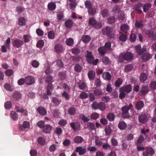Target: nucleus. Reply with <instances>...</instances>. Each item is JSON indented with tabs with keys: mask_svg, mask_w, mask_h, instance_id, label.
Masks as SVG:
<instances>
[{
	"mask_svg": "<svg viewBox=\"0 0 156 156\" xmlns=\"http://www.w3.org/2000/svg\"><path fill=\"white\" fill-rule=\"evenodd\" d=\"M94 94L95 96H99L102 94V91L100 90L96 89L94 91Z\"/></svg>",
	"mask_w": 156,
	"mask_h": 156,
	"instance_id": "63",
	"label": "nucleus"
},
{
	"mask_svg": "<svg viewBox=\"0 0 156 156\" xmlns=\"http://www.w3.org/2000/svg\"><path fill=\"white\" fill-rule=\"evenodd\" d=\"M99 117V114L97 113H94L90 115V117L93 119L96 120Z\"/></svg>",
	"mask_w": 156,
	"mask_h": 156,
	"instance_id": "62",
	"label": "nucleus"
},
{
	"mask_svg": "<svg viewBox=\"0 0 156 156\" xmlns=\"http://www.w3.org/2000/svg\"><path fill=\"white\" fill-rule=\"evenodd\" d=\"M87 128L89 130H93L95 129V125L94 123L91 122H88L87 124Z\"/></svg>",
	"mask_w": 156,
	"mask_h": 156,
	"instance_id": "43",
	"label": "nucleus"
},
{
	"mask_svg": "<svg viewBox=\"0 0 156 156\" xmlns=\"http://www.w3.org/2000/svg\"><path fill=\"white\" fill-rule=\"evenodd\" d=\"M37 110L41 115H44L47 113V111L42 106H40L37 109Z\"/></svg>",
	"mask_w": 156,
	"mask_h": 156,
	"instance_id": "24",
	"label": "nucleus"
},
{
	"mask_svg": "<svg viewBox=\"0 0 156 156\" xmlns=\"http://www.w3.org/2000/svg\"><path fill=\"white\" fill-rule=\"evenodd\" d=\"M155 153L154 149L152 147L147 148L143 152V156H152Z\"/></svg>",
	"mask_w": 156,
	"mask_h": 156,
	"instance_id": "6",
	"label": "nucleus"
},
{
	"mask_svg": "<svg viewBox=\"0 0 156 156\" xmlns=\"http://www.w3.org/2000/svg\"><path fill=\"white\" fill-rule=\"evenodd\" d=\"M89 25L91 26L94 28L99 29L102 27L101 23L98 22L95 18L91 17L90 18L88 21Z\"/></svg>",
	"mask_w": 156,
	"mask_h": 156,
	"instance_id": "3",
	"label": "nucleus"
},
{
	"mask_svg": "<svg viewBox=\"0 0 156 156\" xmlns=\"http://www.w3.org/2000/svg\"><path fill=\"white\" fill-rule=\"evenodd\" d=\"M102 77L105 80H110L112 77L111 74L108 72H105L103 73Z\"/></svg>",
	"mask_w": 156,
	"mask_h": 156,
	"instance_id": "19",
	"label": "nucleus"
},
{
	"mask_svg": "<svg viewBox=\"0 0 156 156\" xmlns=\"http://www.w3.org/2000/svg\"><path fill=\"white\" fill-rule=\"evenodd\" d=\"M137 36L136 34H131L129 37L130 41L132 42L135 41L136 38Z\"/></svg>",
	"mask_w": 156,
	"mask_h": 156,
	"instance_id": "53",
	"label": "nucleus"
},
{
	"mask_svg": "<svg viewBox=\"0 0 156 156\" xmlns=\"http://www.w3.org/2000/svg\"><path fill=\"white\" fill-rule=\"evenodd\" d=\"M56 65L59 68H62L63 66V64L62 60L59 59L56 61Z\"/></svg>",
	"mask_w": 156,
	"mask_h": 156,
	"instance_id": "54",
	"label": "nucleus"
},
{
	"mask_svg": "<svg viewBox=\"0 0 156 156\" xmlns=\"http://www.w3.org/2000/svg\"><path fill=\"white\" fill-rule=\"evenodd\" d=\"M45 81L46 83H48V85H52V83L54 81L51 76H48L46 77Z\"/></svg>",
	"mask_w": 156,
	"mask_h": 156,
	"instance_id": "31",
	"label": "nucleus"
},
{
	"mask_svg": "<svg viewBox=\"0 0 156 156\" xmlns=\"http://www.w3.org/2000/svg\"><path fill=\"white\" fill-rule=\"evenodd\" d=\"M54 49L55 52L57 53H61L64 49L62 44H56L55 46Z\"/></svg>",
	"mask_w": 156,
	"mask_h": 156,
	"instance_id": "10",
	"label": "nucleus"
},
{
	"mask_svg": "<svg viewBox=\"0 0 156 156\" xmlns=\"http://www.w3.org/2000/svg\"><path fill=\"white\" fill-rule=\"evenodd\" d=\"M38 143L41 145H44L46 142L44 138L42 137H39L37 139Z\"/></svg>",
	"mask_w": 156,
	"mask_h": 156,
	"instance_id": "40",
	"label": "nucleus"
},
{
	"mask_svg": "<svg viewBox=\"0 0 156 156\" xmlns=\"http://www.w3.org/2000/svg\"><path fill=\"white\" fill-rule=\"evenodd\" d=\"M91 39L90 37L88 35H83L82 37V40L85 43L89 42Z\"/></svg>",
	"mask_w": 156,
	"mask_h": 156,
	"instance_id": "26",
	"label": "nucleus"
},
{
	"mask_svg": "<svg viewBox=\"0 0 156 156\" xmlns=\"http://www.w3.org/2000/svg\"><path fill=\"white\" fill-rule=\"evenodd\" d=\"M78 87L80 90H83L86 88L87 85L85 83L82 81H80L78 83Z\"/></svg>",
	"mask_w": 156,
	"mask_h": 156,
	"instance_id": "20",
	"label": "nucleus"
},
{
	"mask_svg": "<svg viewBox=\"0 0 156 156\" xmlns=\"http://www.w3.org/2000/svg\"><path fill=\"white\" fill-rule=\"evenodd\" d=\"M98 51L100 55L101 56H103L105 54L107 50L105 47L103 46L99 47L98 49Z\"/></svg>",
	"mask_w": 156,
	"mask_h": 156,
	"instance_id": "30",
	"label": "nucleus"
},
{
	"mask_svg": "<svg viewBox=\"0 0 156 156\" xmlns=\"http://www.w3.org/2000/svg\"><path fill=\"white\" fill-rule=\"evenodd\" d=\"M88 76L90 80L94 79L95 76V72L92 70H90L88 72Z\"/></svg>",
	"mask_w": 156,
	"mask_h": 156,
	"instance_id": "33",
	"label": "nucleus"
},
{
	"mask_svg": "<svg viewBox=\"0 0 156 156\" xmlns=\"http://www.w3.org/2000/svg\"><path fill=\"white\" fill-rule=\"evenodd\" d=\"M51 100L53 103L57 105H59L61 102V100H59L58 98L55 97H52Z\"/></svg>",
	"mask_w": 156,
	"mask_h": 156,
	"instance_id": "38",
	"label": "nucleus"
},
{
	"mask_svg": "<svg viewBox=\"0 0 156 156\" xmlns=\"http://www.w3.org/2000/svg\"><path fill=\"white\" fill-rule=\"evenodd\" d=\"M119 98L121 99H122L125 98L126 95V94L125 93V92L123 90H121L120 88L119 89Z\"/></svg>",
	"mask_w": 156,
	"mask_h": 156,
	"instance_id": "51",
	"label": "nucleus"
},
{
	"mask_svg": "<svg viewBox=\"0 0 156 156\" xmlns=\"http://www.w3.org/2000/svg\"><path fill=\"white\" fill-rule=\"evenodd\" d=\"M115 116L114 114L112 113H108L107 116V118L110 121L114 120Z\"/></svg>",
	"mask_w": 156,
	"mask_h": 156,
	"instance_id": "41",
	"label": "nucleus"
},
{
	"mask_svg": "<svg viewBox=\"0 0 156 156\" xmlns=\"http://www.w3.org/2000/svg\"><path fill=\"white\" fill-rule=\"evenodd\" d=\"M30 123L28 121H24L23 122V125H20L19 126V129L20 130L24 131L25 129L29 127Z\"/></svg>",
	"mask_w": 156,
	"mask_h": 156,
	"instance_id": "11",
	"label": "nucleus"
},
{
	"mask_svg": "<svg viewBox=\"0 0 156 156\" xmlns=\"http://www.w3.org/2000/svg\"><path fill=\"white\" fill-rule=\"evenodd\" d=\"M23 44V41L20 39H16L12 42V45L16 48H19Z\"/></svg>",
	"mask_w": 156,
	"mask_h": 156,
	"instance_id": "8",
	"label": "nucleus"
},
{
	"mask_svg": "<svg viewBox=\"0 0 156 156\" xmlns=\"http://www.w3.org/2000/svg\"><path fill=\"white\" fill-rule=\"evenodd\" d=\"M88 12L90 16H93L97 13V9L95 8L92 7L88 9Z\"/></svg>",
	"mask_w": 156,
	"mask_h": 156,
	"instance_id": "29",
	"label": "nucleus"
},
{
	"mask_svg": "<svg viewBox=\"0 0 156 156\" xmlns=\"http://www.w3.org/2000/svg\"><path fill=\"white\" fill-rule=\"evenodd\" d=\"M13 98L16 100H19L21 97V94L18 91H15L13 94Z\"/></svg>",
	"mask_w": 156,
	"mask_h": 156,
	"instance_id": "36",
	"label": "nucleus"
},
{
	"mask_svg": "<svg viewBox=\"0 0 156 156\" xmlns=\"http://www.w3.org/2000/svg\"><path fill=\"white\" fill-rule=\"evenodd\" d=\"M46 93L48 96L51 95L52 93L53 89L52 85H48L46 88Z\"/></svg>",
	"mask_w": 156,
	"mask_h": 156,
	"instance_id": "23",
	"label": "nucleus"
},
{
	"mask_svg": "<svg viewBox=\"0 0 156 156\" xmlns=\"http://www.w3.org/2000/svg\"><path fill=\"white\" fill-rule=\"evenodd\" d=\"M105 132L106 135H109L112 133V130L109 126H106L105 127Z\"/></svg>",
	"mask_w": 156,
	"mask_h": 156,
	"instance_id": "52",
	"label": "nucleus"
},
{
	"mask_svg": "<svg viewBox=\"0 0 156 156\" xmlns=\"http://www.w3.org/2000/svg\"><path fill=\"white\" fill-rule=\"evenodd\" d=\"M73 22L71 20H68L65 23L66 27L69 28H70L73 27Z\"/></svg>",
	"mask_w": 156,
	"mask_h": 156,
	"instance_id": "25",
	"label": "nucleus"
},
{
	"mask_svg": "<svg viewBox=\"0 0 156 156\" xmlns=\"http://www.w3.org/2000/svg\"><path fill=\"white\" fill-rule=\"evenodd\" d=\"M84 141L83 139L81 136H76L74 138L73 141L75 143H80Z\"/></svg>",
	"mask_w": 156,
	"mask_h": 156,
	"instance_id": "27",
	"label": "nucleus"
},
{
	"mask_svg": "<svg viewBox=\"0 0 156 156\" xmlns=\"http://www.w3.org/2000/svg\"><path fill=\"white\" fill-rule=\"evenodd\" d=\"M122 83V80L120 78H118L115 82V85L116 87H119Z\"/></svg>",
	"mask_w": 156,
	"mask_h": 156,
	"instance_id": "45",
	"label": "nucleus"
},
{
	"mask_svg": "<svg viewBox=\"0 0 156 156\" xmlns=\"http://www.w3.org/2000/svg\"><path fill=\"white\" fill-rule=\"evenodd\" d=\"M135 49L136 53L139 55H142L146 51V49L145 48H141V47L140 45L136 46Z\"/></svg>",
	"mask_w": 156,
	"mask_h": 156,
	"instance_id": "12",
	"label": "nucleus"
},
{
	"mask_svg": "<svg viewBox=\"0 0 156 156\" xmlns=\"http://www.w3.org/2000/svg\"><path fill=\"white\" fill-rule=\"evenodd\" d=\"M148 92V87L147 86H143L140 91V94L141 96L144 95Z\"/></svg>",
	"mask_w": 156,
	"mask_h": 156,
	"instance_id": "28",
	"label": "nucleus"
},
{
	"mask_svg": "<svg viewBox=\"0 0 156 156\" xmlns=\"http://www.w3.org/2000/svg\"><path fill=\"white\" fill-rule=\"evenodd\" d=\"M101 61L103 63L106 65H108L110 62L108 58L106 56H104L102 57Z\"/></svg>",
	"mask_w": 156,
	"mask_h": 156,
	"instance_id": "39",
	"label": "nucleus"
},
{
	"mask_svg": "<svg viewBox=\"0 0 156 156\" xmlns=\"http://www.w3.org/2000/svg\"><path fill=\"white\" fill-rule=\"evenodd\" d=\"M146 34L147 35L148 37L153 38L154 36V32L153 31L148 30L146 31Z\"/></svg>",
	"mask_w": 156,
	"mask_h": 156,
	"instance_id": "48",
	"label": "nucleus"
},
{
	"mask_svg": "<svg viewBox=\"0 0 156 156\" xmlns=\"http://www.w3.org/2000/svg\"><path fill=\"white\" fill-rule=\"evenodd\" d=\"M48 36L49 39H53L55 37L54 32L53 31H50L48 33Z\"/></svg>",
	"mask_w": 156,
	"mask_h": 156,
	"instance_id": "49",
	"label": "nucleus"
},
{
	"mask_svg": "<svg viewBox=\"0 0 156 156\" xmlns=\"http://www.w3.org/2000/svg\"><path fill=\"white\" fill-rule=\"evenodd\" d=\"M121 90H122L126 93H128L130 92L132 90V86L131 84H129L126 86L121 87Z\"/></svg>",
	"mask_w": 156,
	"mask_h": 156,
	"instance_id": "14",
	"label": "nucleus"
},
{
	"mask_svg": "<svg viewBox=\"0 0 156 156\" xmlns=\"http://www.w3.org/2000/svg\"><path fill=\"white\" fill-rule=\"evenodd\" d=\"M133 55L131 52H128L125 53H122L119 55L118 61L120 63L123 62L124 60L130 61L133 60Z\"/></svg>",
	"mask_w": 156,
	"mask_h": 156,
	"instance_id": "1",
	"label": "nucleus"
},
{
	"mask_svg": "<svg viewBox=\"0 0 156 156\" xmlns=\"http://www.w3.org/2000/svg\"><path fill=\"white\" fill-rule=\"evenodd\" d=\"M92 54V53L90 51L88 50L87 51V54L85 55V57L87 58L86 61L90 64L96 65L97 64L99 61V59H96L94 60V57Z\"/></svg>",
	"mask_w": 156,
	"mask_h": 156,
	"instance_id": "2",
	"label": "nucleus"
},
{
	"mask_svg": "<svg viewBox=\"0 0 156 156\" xmlns=\"http://www.w3.org/2000/svg\"><path fill=\"white\" fill-rule=\"evenodd\" d=\"M118 127L121 130H125L127 127V125L123 121H120L118 124Z\"/></svg>",
	"mask_w": 156,
	"mask_h": 156,
	"instance_id": "21",
	"label": "nucleus"
},
{
	"mask_svg": "<svg viewBox=\"0 0 156 156\" xmlns=\"http://www.w3.org/2000/svg\"><path fill=\"white\" fill-rule=\"evenodd\" d=\"M52 129V127L49 124H46L43 128L42 131L45 133H49Z\"/></svg>",
	"mask_w": 156,
	"mask_h": 156,
	"instance_id": "16",
	"label": "nucleus"
},
{
	"mask_svg": "<svg viewBox=\"0 0 156 156\" xmlns=\"http://www.w3.org/2000/svg\"><path fill=\"white\" fill-rule=\"evenodd\" d=\"M34 77L28 76L25 78V83L27 85H30L34 83Z\"/></svg>",
	"mask_w": 156,
	"mask_h": 156,
	"instance_id": "18",
	"label": "nucleus"
},
{
	"mask_svg": "<svg viewBox=\"0 0 156 156\" xmlns=\"http://www.w3.org/2000/svg\"><path fill=\"white\" fill-rule=\"evenodd\" d=\"M44 42L43 40L39 41L37 44V46L40 48H41L44 45Z\"/></svg>",
	"mask_w": 156,
	"mask_h": 156,
	"instance_id": "64",
	"label": "nucleus"
},
{
	"mask_svg": "<svg viewBox=\"0 0 156 156\" xmlns=\"http://www.w3.org/2000/svg\"><path fill=\"white\" fill-rule=\"evenodd\" d=\"M88 97V94L84 92H82L80 94V97L82 99H86Z\"/></svg>",
	"mask_w": 156,
	"mask_h": 156,
	"instance_id": "59",
	"label": "nucleus"
},
{
	"mask_svg": "<svg viewBox=\"0 0 156 156\" xmlns=\"http://www.w3.org/2000/svg\"><path fill=\"white\" fill-rule=\"evenodd\" d=\"M10 117L14 120H16L18 119V114L14 111H11L10 112Z\"/></svg>",
	"mask_w": 156,
	"mask_h": 156,
	"instance_id": "35",
	"label": "nucleus"
},
{
	"mask_svg": "<svg viewBox=\"0 0 156 156\" xmlns=\"http://www.w3.org/2000/svg\"><path fill=\"white\" fill-rule=\"evenodd\" d=\"M76 108L73 106L70 107L68 109V113L71 115H74L76 113Z\"/></svg>",
	"mask_w": 156,
	"mask_h": 156,
	"instance_id": "32",
	"label": "nucleus"
},
{
	"mask_svg": "<svg viewBox=\"0 0 156 156\" xmlns=\"http://www.w3.org/2000/svg\"><path fill=\"white\" fill-rule=\"evenodd\" d=\"M56 8V5L55 3L53 2H51L49 3L48 5V9L51 11L55 10Z\"/></svg>",
	"mask_w": 156,
	"mask_h": 156,
	"instance_id": "22",
	"label": "nucleus"
},
{
	"mask_svg": "<svg viewBox=\"0 0 156 156\" xmlns=\"http://www.w3.org/2000/svg\"><path fill=\"white\" fill-rule=\"evenodd\" d=\"M4 107L6 109H10L12 107V104L10 101H8L5 103Z\"/></svg>",
	"mask_w": 156,
	"mask_h": 156,
	"instance_id": "60",
	"label": "nucleus"
},
{
	"mask_svg": "<svg viewBox=\"0 0 156 156\" xmlns=\"http://www.w3.org/2000/svg\"><path fill=\"white\" fill-rule=\"evenodd\" d=\"M19 24L20 26H23L25 25L26 24L25 20L24 18L21 17L19 18Z\"/></svg>",
	"mask_w": 156,
	"mask_h": 156,
	"instance_id": "42",
	"label": "nucleus"
},
{
	"mask_svg": "<svg viewBox=\"0 0 156 156\" xmlns=\"http://www.w3.org/2000/svg\"><path fill=\"white\" fill-rule=\"evenodd\" d=\"M132 109V105L130 104L128 106H124L122 108V116L123 118H128L130 116V114L128 112L129 109Z\"/></svg>",
	"mask_w": 156,
	"mask_h": 156,
	"instance_id": "4",
	"label": "nucleus"
},
{
	"mask_svg": "<svg viewBox=\"0 0 156 156\" xmlns=\"http://www.w3.org/2000/svg\"><path fill=\"white\" fill-rule=\"evenodd\" d=\"M147 76L146 73H143L140 74V80L141 82H144L147 79Z\"/></svg>",
	"mask_w": 156,
	"mask_h": 156,
	"instance_id": "37",
	"label": "nucleus"
},
{
	"mask_svg": "<svg viewBox=\"0 0 156 156\" xmlns=\"http://www.w3.org/2000/svg\"><path fill=\"white\" fill-rule=\"evenodd\" d=\"M144 106V102L141 100L137 101L136 103L135 108L136 110L140 111L142 109Z\"/></svg>",
	"mask_w": 156,
	"mask_h": 156,
	"instance_id": "13",
	"label": "nucleus"
},
{
	"mask_svg": "<svg viewBox=\"0 0 156 156\" xmlns=\"http://www.w3.org/2000/svg\"><path fill=\"white\" fill-rule=\"evenodd\" d=\"M106 108L105 104L103 102H100L99 103V109L101 111L104 110Z\"/></svg>",
	"mask_w": 156,
	"mask_h": 156,
	"instance_id": "58",
	"label": "nucleus"
},
{
	"mask_svg": "<svg viewBox=\"0 0 156 156\" xmlns=\"http://www.w3.org/2000/svg\"><path fill=\"white\" fill-rule=\"evenodd\" d=\"M128 26L125 24H123L121 26V30L125 33L127 32V31L128 30Z\"/></svg>",
	"mask_w": 156,
	"mask_h": 156,
	"instance_id": "47",
	"label": "nucleus"
},
{
	"mask_svg": "<svg viewBox=\"0 0 156 156\" xmlns=\"http://www.w3.org/2000/svg\"><path fill=\"white\" fill-rule=\"evenodd\" d=\"M139 122L142 124L146 123L148 120L147 115L145 114H142L139 115L138 117Z\"/></svg>",
	"mask_w": 156,
	"mask_h": 156,
	"instance_id": "7",
	"label": "nucleus"
},
{
	"mask_svg": "<svg viewBox=\"0 0 156 156\" xmlns=\"http://www.w3.org/2000/svg\"><path fill=\"white\" fill-rule=\"evenodd\" d=\"M24 41L25 43H28L31 38V36L27 34L24 35L23 36Z\"/></svg>",
	"mask_w": 156,
	"mask_h": 156,
	"instance_id": "50",
	"label": "nucleus"
},
{
	"mask_svg": "<svg viewBox=\"0 0 156 156\" xmlns=\"http://www.w3.org/2000/svg\"><path fill=\"white\" fill-rule=\"evenodd\" d=\"M66 44L68 46H72L74 44V41L71 38L67 39L66 41Z\"/></svg>",
	"mask_w": 156,
	"mask_h": 156,
	"instance_id": "46",
	"label": "nucleus"
},
{
	"mask_svg": "<svg viewBox=\"0 0 156 156\" xmlns=\"http://www.w3.org/2000/svg\"><path fill=\"white\" fill-rule=\"evenodd\" d=\"M102 33L103 35H107L109 38H113L114 37V34L112 33V30L111 27H106L102 30Z\"/></svg>",
	"mask_w": 156,
	"mask_h": 156,
	"instance_id": "5",
	"label": "nucleus"
},
{
	"mask_svg": "<svg viewBox=\"0 0 156 156\" xmlns=\"http://www.w3.org/2000/svg\"><path fill=\"white\" fill-rule=\"evenodd\" d=\"M99 103L96 101L94 102L92 105V108L95 110L99 109Z\"/></svg>",
	"mask_w": 156,
	"mask_h": 156,
	"instance_id": "55",
	"label": "nucleus"
},
{
	"mask_svg": "<svg viewBox=\"0 0 156 156\" xmlns=\"http://www.w3.org/2000/svg\"><path fill=\"white\" fill-rule=\"evenodd\" d=\"M70 124L72 129L74 131H76V130H79L81 128V125L78 122H72Z\"/></svg>",
	"mask_w": 156,
	"mask_h": 156,
	"instance_id": "9",
	"label": "nucleus"
},
{
	"mask_svg": "<svg viewBox=\"0 0 156 156\" xmlns=\"http://www.w3.org/2000/svg\"><path fill=\"white\" fill-rule=\"evenodd\" d=\"M86 149L83 148L82 147H77L76 150V152L77 153L78 152L80 155L84 154L86 152Z\"/></svg>",
	"mask_w": 156,
	"mask_h": 156,
	"instance_id": "17",
	"label": "nucleus"
},
{
	"mask_svg": "<svg viewBox=\"0 0 156 156\" xmlns=\"http://www.w3.org/2000/svg\"><path fill=\"white\" fill-rule=\"evenodd\" d=\"M151 55L148 53H144L141 57V59L143 62H146L151 59Z\"/></svg>",
	"mask_w": 156,
	"mask_h": 156,
	"instance_id": "15",
	"label": "nucleus"
},
{
	"mask_svg": "<svg viewBox=\"0 0 156 156\" xmlns=\"http://www.w3.org/2000/svg\"><path fill=\"white\" fill-rule=\"evenodd\" d=\"M82 69V67L78 64H76L74 66L75 70L76 72H80Z\"/></svg>",
	"mask_w": 156,
	"mask_h": 156,
	"instance_id": "61",
	"label": "nucleus"
},
{
	"mask_svg": "<svg viewBox=\"0 0 156 156\" xmlns=\"http://www.w3.org/2000/svg\"><path fill=\"white\" fill-rule=\"evenodd\" d=\"M133 68L132 65L131 64H129L126 65L125 67L124 70L126 72H129L131 71Z\"/></svg>",
	"mask_w": 156,
	"mask_h": 156,
	"instance_id": "56",
	"label": "nucleus"
},
{
	"mask_svg": "<svg viewBox=\"0 0 156 156\" xmlns=\"http://www.w3.org/2000/svg\"><path fill=\"white\" fill-rule=\"evenodd\" d=\"M101 14L104 17H106L108 16L109 13L107 9H104L101 11Z\"/></svg>",
	"mask_w": 156,
	"mask_h": 156,
	"instance_id": "44",
	"label": "nucleus"
},
{
	"mask_svg": "<svg viewBox=\"0 0 156 156\" xmlns=\"http://www.w3.org/2000/svg\"><path fill=\"white\" fill-rule=\"evenodd\" d=\"M151 7V3H147L144 5L143 6V11L145 12H147Z\"/></svg>",
	"mask_w": 156,
	"mask_h": 156,
	"instance_id": "34",
	"label": "nucleus"
},
{
	"mask_svg": "<svg viewBox=\"0 0 156 156\" xmlns=\"http://www.w3.org/2000/svg\"><path fill=\"white\" fill-rule=\"evenodd\" d=\"M85 5L86 8H87L88 9L92 7V4L91 2L87 0L85 2Z\"/></svg>",
	"mask_w": 156,
	"mask_h": 156,
	"instance_id": "57",
	"label": "nucleus"
}]
</instances>
